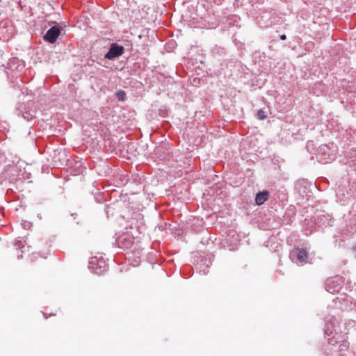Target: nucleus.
Wrapping results in <instances>:
<instances>
[{
	"label": "nucleus",
	"mask_w": 356,
	"mask_h": 356,
	"mask_svg": "<svg viewBox=\"0 0 356 356\" xmlns=\"http://www.w3.org/2000/svg\"><path fill=\"white\" fill-rule=\"evenodd\" d=\"M124 92L123 91H120L118 92H117V96L119 99V100H121V101H123L124 99Z\"/></svg>",
	"instance_id": "ddd939ff"
},
{
	"label": "nucleus",
	"mask_w": 356,
	"mask_h": 356,
	"mask_svg": "<svg viewBox=\"0 0 356 356\" xmlns=\"http://www.w3.org/2000/svg\"><path fill=\"white\" fill-rule=\"evenodd\" d=\"M349 343L346 340L337 341L335 337L328 339V343L325 346V353L328 355L327 351L330 352H340L345 353L348 351Z\"/></svg>",
	"instance_id": "f257e3e1"
},
{
	"label": "nucleus",
	"mask_w": 356,
	"mask_h": 356,
	"mask_svg": "<svg viewBox=\"0 0 356 356\" xmlns=\"http://www.w3.org/2000/svg\"><path fill=\"white\" fill-rule=\"evenodd\" d=\"M60 33V29L57 26H53L47 31L46 35H44V40L51 43H54L56 41Z\"/></svg>",
	"instance_id": "39448f33"
},
{
	"label": "nucleus",
	"mask_w": 356,
	"mask_h": 356,
	"mask_svg": "<svg viewBox=\"0 0 356 356\" xmlns=\"http://www.w3.org/2000/svg\"><path fill=\"white\" fill-rule=\"evenodd\" d=\"M296 211L294 208L288 209L284 215V222L286 225L291 224L295 220Z\"/></svg>",
	"instance_id": "6e6552de"
},
{
	"label": "nucleus",
	"mask_w": 356,
	"mask_h": 356,
	"mask_svg": "<svg viewBox=\"0 0 356 356\" xmlns=\"http://www.w3.org/2000/svg\"><path fill=\"white\" fill-rule=\"evenodd\" d=\"M327 149V146L326 145H321V147H319V152H325L326 149Z\"/></svg>",
	"instance_id": "4468645a"
},
{
	"label": "nucleus",
	"mask_w": 356,
	"mask_h": 356,
	"mask_svg": "<svg viewBox=\"0 0 356 356\" xmlns=\"http://www.w3.org/2000/svg\"><path fill=\"white\" fill-rule=\"evenodd\" d=\"M232 18L234 19V22H237L238 19H239V17L236 15L232 16Z\"/></svg>",
	"instance_id": "f3484780"
},
{
	"label": "nucleus",
	"mask_w": 356,
	"mask_h": 356,
	"mask_svg": "<svg viewBox=\"0 0 356 356\" xmlns=\"http://www.w3.org/2000/svg\"><path fill=\"white\" fill-rule=\"evenodd\" d=\"M270 196V193L268 191H260L257 193L255 197V202L257 205H262Z\"/></svg>",
	"instance_id": "0eeeda50"
},
{
	"label": "nucleus",
	"mask_w": 356,
	"mask_h": 356,
	"mask_svg": "<svg viewBox=\"0 0 356 356\" xmlns=\"http://www.w3.org/2000/svg\"><path fill=\"white\" fill-rule=\"evenodd\" d=\"M280 40H285L286 39V35H285V34H282V35H280Z\"/></svg>",
	"instance_id": "dca6fc26"
},
{
	"label": "nucleus",
	"mask_w": 356,
	"mask_h": 356,
	"mask_svg": "<svg viewBox=\"0 0 356 356\" xmlns=\"http://www.w3.org/2000/svg\"><path fill=\"white\" fill-rule=\"evenodd\" d=\"M333 222L332 217L329 214H321L315 218L316 225L320 227L332 226Z\"/></svg>",
	"instance_id": "f03ea898"
},
{
	"label": "nucleus",
	"mask_w": 356,
	"mask_h": 356,
	"mask_svg": "<svg viewBox=\"0 0 356 356\" xmlns=\"http://www.w3.org/2000/svg\"><path fill=\"white\" fill-rule=\"evenodd\" d=\"M327 353H328V355L325 353V348L324 352H323L324 356H347L346 353H340V352L334 353V351L333 352L327 351Z\"/></svg>",
	"instance_id": "1a4fd4ad"
},
{
	"label": "nucleus",
	"mask_w": 356,
	"mask_h": 356,
	"mask_svg": "<svg viewBox=\"0 0 356 356\" xmlns=\"http://www.w3.org/2000/svg\"><path fill=\"white\" fill-rule=\"evenodd\" d=\"M294 253L296 256V264L302 266L307 263L308 259V252L305 248H295Z\"/></svg>",
	"instance_id": "7ed1b4c3"
},
{
	"label": "nucleus",
	"mask_w": 356,
	"mask_h": 356,
	"mask_svg": "<svg viewBox=\"0 0 356 356\" xmlns=\"http://www.w3.org/2000/svg\"><path fill=\"white\" fill-rule=\"evenodd\" d=\"M325 334L330 336L333 334V329L330 327V324L327 323L325 327Z\"/></svg>",
	"instance_id": "f8f14e48"
},
{
	"label": "nucleus",
	"mask_w": 356,
	"mask_h": 356,
	"mask_svg": "<svg viewBox=\"0 0 356 356\" xmlns=\"http://www.w3.org/2000/svg\"><path fill=\"white\" fill-rule=\"evenodd\" d=\"M123 47L113 44H112L109 51L105 55V58L111 60L121 56L123 54Z\"/></svg>",
	"instance_id": "20e7f679"
},
{
	"label": "nucleus",
	"mask_w": 356,
	"mask_h": 356,
	"mask_svg": "<svg viewBox=\"0 0 356 356\" xmlns=\"http://www.w3.org/2000/svg\"><path fill=\"white\" fill-rule=\"evenodd\" d=\"M257 118L259 120H264L267 118V115H266V112L262 110H258L257 113Z\"/></svg>",
	"instance_id": "9d476101"
},
{
	"label": "nucleus",
	"mask_w": 356,
	"mask_h": 356,
	"mask_svg": "<svg viewBox=\"0 0 356 356\" xmlns=\"http://www.w3.org/2000/svg\"><path fill=\"white\" fill-rule=\"evenodd\" d=\"M333 301L336 302V304L337 302H339V303H342V302H343L345 303V305H347L350 300L347 298H343V297H337L336 298L333 299Z\"/></svg>",
	"instance_id": "9b49d317"
},
{
	"label": "nucleus",
	"mask_w": 356,
	"mask_h": 356,
	"mask_svg": "<svg viewBox=\"0 0 356 356\" xmlns=\"http://www.w3.org/2000/svg\"><path fill=\"white\" fill-rule=\"evenodd\" d=\"M232 236L234 238V242L237 243L238 241V236L237 234H236L235 233H234Z\"/></svg>",
	"instance_id": "2eb2a0df"
},
{
	"label": "nucleus",
	"mask_w": 356,
	"mask_h": 356,
	"mask_svg": "<svg viewBox=\"0 0 356 356\" xmlns=\"http://www.w3.org/2000/svg\"><path fill=\"white\" fill-rule=\"evenodd\" d=\"M339 284H337V281H335L334 278L328 279L325 284V289L330 293H334L339 292L340 289Z\"/></svg>",
	"instance_id": "423d86ee"
}]
</instances>
